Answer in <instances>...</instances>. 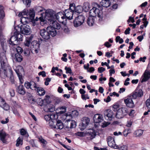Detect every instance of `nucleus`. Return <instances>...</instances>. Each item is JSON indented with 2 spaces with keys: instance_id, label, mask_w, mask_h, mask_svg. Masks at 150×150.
Here are the masks:
<instances>
[{
  "instance_id": "nucleus-1",
  "label": "nucleus",
  "mask_w": 150,
  "mask_h": 150,
  "mask_svg": "<svg viewBox=\"0 0 150 150\" xmlns=\"http://www.w3.org/2000/svg\"><path fill=\"white\" fill-rule=\"evenodd\" d=\"M3 36V34L0 37V41L3 52L0 53V63L1 68L0 70V75L3 78H5L6 77H9L10 81L12 83H14V80L13 72L11 68L8 63L6 55V46L5 45L6 42L5 39H2Z\"/></svg>"
},
{
  "instance_id": "nucleus-2",
  "label": "nucleus",
  "mask_w": 150,
  "mask_h": 150,
  "mask_svg": "<svg viewBox=\"0 0 150 150\" xmlns=\"http://www.w3.org/2000/svg\"><path fill=\"white\" fill-rule=\"evenodd\" d=\"M93 6L89 12L90 16L87 19V23L89 26H92L94 23L93 17L97 15L99 18V21H102L103 17L102 11L103 8L97 3L93 4Z\"/></svg>"
},
{
  "instance_id": "nucleus-3",
  "label": "nucleus",
  "mask_w": 150,
  "mask_h": 150,
  "mask_svg": "<svg viewBox=\"0 0 150 150\" xmlns=\"http://www.w3.org/2000/svg\"><path fill=\"white\" fill-rule=\"evenodd\" d=\"M54 14L52 11L48 12L47 13L46 15H45V19L47 21L48 23L50 25L54 27V29H59L61 27V25L60 24L56 21L54 17Z\"/></svg>"
},
{
  "instance_id": "nucleus-4",
  "label": "nucleus",
  "mask_w": 150,
  "mask_h": 150,
  "mask_svg": "<svg viewBox=\"0 0 150 150\" xmlns=\"http://www.w3.org/2000/svg\"><path fill=\"white\" fill-rule=\"evenodd\" d=\"M49 125L50 127L57 129H62L63 128V125L62 121L57 120L54 118L49 122Z\"/></svg>"
},
{
  "instance_id": "nucleus-5",
  "label": "nucleus",
  "mask_w": 150,
  "mask_h": 150,
  "mask_svg": "<svg viewBox=\"0 0 150 150\" xmlns=\"http://www.w3.org/2000/svg\"><path fill=\"white\" fill-rule=\"evenodd\" d=\"M15 29H17V30H20V32L23 34L25 35H29L30 33V28L29 25L26 24H23L19 27H16Z\"/></svg>"
},
{
  "instance_id": "nucleus-6",
  "label": "nucleus",
  "mask_w": 150,
  "mask_h": 150,
  "mask_svg": "<svg viewBox=\"0 0 150 150\" xmlns=\"http://www.w3.org/2000/svg\"><path fill=\"white\" fill-rule=\"evenodd\" d=\"M128 113V110L127 108L122 107L119 109L117 112L116 117L120 119L123 118Z\"/></svg>"
},
{
  "instance_id": "nucleus-7",
  "label": "nucleus",
  "mask_w": 150,
  "mask_h": 150,
  "mask_svg": "<svg viewBox=\"0 0 150 150\" xmlns=\"http://www.w3.org/2000/svg\"><path fill=\"white\" fill-rule=\"evenodd\" d=\"M143 95V91L142 89L137 88L132 94L129 95V97H132L133 99L141 98Z\"/></svg>"
},
{
  "instance_id": "nucleus-8",
  "label": "nucleus",
  "mask_w": 150,
  "mask_h": 150,
  "mask_svg": "<svg viewBox=\"0 0 150 150\" xmlns=\"http://www.w3.org/2000/svg\"><path fill=\"white\" fill-rule=\"evenodd\" d=\"M40 44L37 41H34L31 43V51L33 53L37 54L39 48Z\"/></svg>"
},
{
  "instance_id": "nucleus-9",
  "label": "nucleus",
  "mask_w": 150,
  "mask_h": 150,
  "mask_svg": "<svg viewBox=\"0 0 150 150\" xmlns=\"http://www.w3.org/2000/svg\"><path fill=\"white\" fill-rule=\"evenodd\" d=\"M52 11L53 13L54 14V16H53L54 17V18L55 19V20L57 19L58 21H59V19L60 18L62 19V20H63L65 18V16L64 15L62 12H59L57 13L56 14H55V13L54 11H53L52 10H46L45 11V15H46L47 13H48V12Z\"/></svg>"
},
{
  "instance_id": "nucleus-10",
  "label": "nucleus",
  "mask_w": 150,
  "mask_h": 150,
  "mask_svg": "<svg viewBox=\"0 0 150 150\" xmlns=\"http://www.w3.org/2000/svg\"><path fill=\"white\" fill-rule=\"evenodd\" d=\"M107 140L108 145L111 147L115 149H117L119 147L115 142L114 139L111 136H108L107 138Z\"/></svg>"
},
{
  "instance_id": "nucleus-11",
  "label": "nucleus",
  "mask_w": 150,
  "mask_h": 150,
  "mask_svg": "<svg viewBox=\"0 0 150 150\" xmlns=\"http://www.w3.org/2000/svg\"><path fill=\"white\" fill-rule=\"evenodd\" d=\"M73 11L71 10L70 9H67L65 10L64 13L65 21H66V18L69 20H71L72 19L73 16Z\"/></svg>"
},
{
  "instance_id": "nucleus-12",
  "label": "nucleus",
  "mask_w": 150,
  "mask_h": 150,
  "mask_svg": "<svg viewBox=\"0 0 150 150\" xmlns=\"http://www.w3.org/2000/svg\"><path fill=\"white\" fill-rule=\"evenodd\" d=\"M16 33V32H14V35L11 36L9 40V44L13 46H17V45H18V41L17 40V38H16V35L17 34Z\"/></svg>"
},
{
  "instance_id": "nucleus-13",
  "label": "nucleus",
  "mask_w": 150,
  "mask_h": 150,
  "mask_svg": "<svg viewBox=\"0 0 150 150\" xmlns=\"http://www.w3.org/2000/svg\"><path fill=\"white\" fill-rule=\"evenodd\" d=\"M40 34L44 39L48 40L50 38V35L46 29H43L40 30Z\"/></svg>"
},
{
  "instance_id": "nucleus-14",
  "label": "nucleus",
  "mask_w": 150,
  "mask_h": 150,
  "mask_svg": "<svg viewBox=\"0 0 150 150\" xmlns=\"http://www.w3.org/2000/svg\"><path fill=\"white\" fill-rule=\"evenodd\" d=\"M132 97H129V95L128 98L124 100V102L127 106L129 108H133L134 106V103L132 101Z\"/></svg>"
},
{
  "instance_id": "nucleus-15",
  "label": "nucleus",
  "mask_w": 150,
  "mask_h": 150,
  "mask_svg": "<svg viewBox=\"0 0 150 150\" xmlns=\"http://www.w3.org/2000/svg\"><path fill=\"white\" fill-rule=\"evenodd\" d=\"M46 30L50 35H51L52 37H54L56 35L57 32L52 26L47 27Z\"/></svg>"
},
{
  "instance_id": "nucleus-16",
  "label": "nucleus",
  "mask_w": 150,
  "mask_h": 150,
  "mask_svg": "<svg viewBox=\"0 0 150 150\" xmlns=\"http://www.w3.org/2000/svg\"><path fill=\"white\" fill-rule=\"evenodd\" d=\"M86 135L89 137L90 139H92L94 138L96 135V132L94 130L90 129L88 130L86 133Z\"/></svg>"
},
{
  "instance_id": "nucleus-17",
  "label": "nucleus",
  "mask_w": 150,
  "mask_h": 150,
  "mask_svg": "<svg viewBox=\"0 0 150 150\" xmlns=\"http://www.w3.org/2000/svg\"><path fill=\"white\" fill-rule=\"evenodd\" d=\"M143 78L141 81V82L147 81L150 78V71L146 70L144 73Z\"/></svg>"
},
{
  "instance_id": "nucleus-18",
  "label": "nucleus",
  "mask_w": 150,
  "mask_h": 150,
  "mask_svg": "<svg viewBox=\"0 0 150 150\" xmlns=\"http://www.w3.org/2000/svg\"><path fill=\"white\" fill-rule=\"evenodd\" d=\"M143 78L141 81V82L147 81L150 78V71L146 70L144 73Z\"/></svg>"
},
{
  "instance_id": "nucleus-19",
  "label": "nucleus",
  "mask_w": 150,
  "mask_h": 150,
  "mask_svg": "<svg viewBox=\"0 0 150 150\" xmlns=\"http://www.w3.org/2000/svg\"><path fill=\"white\" fill-rule=\"evenodd\" d=\"M1 102V106L6 110H8L9 109L10 107L9 105L6 104L5 100L3 98H1L0 100Z\"/></svg>"
},
{
  "instance_id": "nucleus-20",
  "label": "nucleus",
  "mask_w": 150,
  "mask_h": 150,
  "mask_svg": "<svg viewBox=\"0 0 150 150\" xmlns=\"http://www.w3.org/2000/svg\"><path fill=\"white\" fill-rule=\"evenodd\" d=\"M14 31L17 33V34L16 35V37L17 38V40L18 41V44L19 43L20 41L23 40V35L19 33V31L17 30V29H15L14 28Z\"/></svg>"
},
{
  "instance_id": "nucleus-21",
  "label": "nucleus",
  "mask_w": 150,
  "mask_h": 150,
  "mask_svg": "<svg viewBox=\"0 0 150 150\" xmlns=\"http://www.w3.org/2000/svg\"><path fill=\"white\" fill-rule=\"evenodd\" d=\"M6 136V133L3 130L0 131V139L3 143L7 144V142L5 139Z\"/></svg>"
},
{
  "instance_id": "nucleus-22",
  "label": "nucleus",
  "mask_w": 150,
  "mask_h": 150,
  "mask_svg": "<svg viewBox=\"0 0 150 150\" xmlns=\"http://www.w3.org/2000/svg\"><path fill=\"white\" fill-rule=\"evenodd\" d=\"M17 91L20 94L24 95L25 94V92L23 86L20 85L18 86L16 89Z\"/></svg>"
},
{
  "instance_id": "nucleus-23",
  "label": "nucleus",
  "mask_w": 150,
  "mask_h": 150,
  "mask_svg": "<svg viewBox=\"0 0 150 150\" xmlns=\"http://www.w3.org/2000/svg\"><path fill=\"white\" fill-rule=\"evenodd\" d=\"M111 3L110 1L108 0H102L100 2V4L101 5V6L103 8V6L107 8L110 5ZM99 5L101 6L99 4Z\"/></svg>"
},
{
  "instance_id": "nucleus-24",
  "label": "nucleus",
  "mask_w": 150,
  "mask_h": 150,
  "mask_svg": "<svg viewBox=\"0 0 150 150\" xmlns=\"http://www.w3.org/2000/svg\"><path fill=\"white\" fill-rule=\"evenodd\" d=\"M104 116L106 119V117L109 120H111L113 116V112L112 111L107 110L104 112Z\"/></svg>"
},
{
  "instance_id": "nucleus-25",
  "label": "nucleus",
  "mask_w": 150,
  "mask_h": 150,
  "mask_svg": "<svg viewBox=\"0 0 150 150\" xmlns=\"http://www.w3.org/2000/svg\"><path fill=\"white\" fill-rule=\"evenodd\" d=\"M83 10L85 12H88L90 8V5L88 2H84L82 7Z\"/></svg>"
},
{
  "instance_id": "nucleus-26",
  "label": "nucleus",
  "mask_w": 150,
  "mask_h": 150,
  "mask_svg": "<svg viewBox=\"0 0 150 150\" xmlns=\"http://www.w3.org/2000/svg\"><path fill=\"white\" fill-rule=\"evenodd\" d=\"M30 21V18L26 16H22L20 19V21L22 24H25V23H28Z\"/></svg>"
},
{
  "instance_id": "nucleus-27",
  "label": "nucleus",
  "mask_w": 150,
  "mask_h": 150,
  "mask_svg": "<svg viewBox=\"0 0 150 150\" xmlns=\"http://www.w3.org/2000/svg\"><path fill=\"white\" fill-rule=\"evenodd\" d=\"M36 91H37L39 95L40 96H43L45 93V90L43 89V88L42 87H38Z\"/></svg>"
},
{
  "instance_id": "nucleus-28",
  "label": "nucleus",
  "mask_w": 150,
  "mask_h": 150,
  "mask_svg": "<svg viewBox=\"0 0 150 150\" xmlns=\"http://www.w3.org/2000/svg\"><path fill=\"white\" fill-rule=\"evenodd\" d=\"M15 57L14 58L16 61L18 62H21L23 60L22 56L19 53H17L14 55Z\"/></svg>"
},
{
  "instance_id": "nucleus-29",
  "label": "nucleus",
  "mask_w": 150,
  "mask_h": 150,
  "mask_svg": "<svg viewBox=\"0 0 150 150\" xmlns=\"http://www.w3.org/2000/svg\"><path fill=\"white\" fill-rule=\"evenodd\" d=\"M75 19L77 20H78V21L80 22L79 23V24L81 23L82 25L84 22L85 18L84 16L83 15H80L76 17Z\"/></svg>"
},
{
  "instance_id": "nucleus-30",
  "label": "nucleus",
  "mask_w": 150,
  "mask_h": 150,
  "mask_svg": "<svg viewBox=\"0 0 150 150\" xmlns=\"http://www.w3.org/2000/svg\"><path fill=\"white\" fill-rule=\"evenodd\" d=\"M55 115L54 114L48 115L44 116V118L46 121L50 122L52 119L55 118Z\"/></svg>"
},
{
  "instance_id": "nucleus-31",
  "label": "nucleus",
  "mask_w": 150,
  "mask_h": 150,
  "mask_svg": "<svg viewBox=\"0 0 150 150\" xmlns=\"http://www.w3.org/2000/svg\"><path fill=\"white\" fill-rule=\"evenodd\" d=\"M29 16V18H30V19H32L34 18L35 16V12L33 10V9H30L29 11H28V13Z\"/></svg>"
},
{
  "instance_id": "nucleus-32",
  "label": "nucleus",
  "mask_w": 150,
  "mask_h": 150,
  "mask_svg": "<svg viewBox=\"0 0 150 150\" xmlns=\"http://www.w3.org/2000/svg\"><path fill=\"white\" fill-rule=\"evenodd\" d=\"M62 23L64 26V27L63 28L64 31V32L66 33H68L70 32V30L66 26L67 24L66 21H62Z\"/></svg>"
},
{
  "instance_id": "nucleus-33",
  "label": "nucleus",
  "mask_w": 150,
  "mask_h": 150,
  "mask_svg": "<svg viewBox=\"0 0 150 150\" xmlns=\"http://www.w3.org/2000/svg\"><path fill=\"white\" fill-rule=\"evenodd\" d=\"M83 10L82 7L80 6H78L74 8L73 11L78 13H81Z\"/></svg>"
},
{
  "instance_id": "nucleus-34",
  "label": "nucleus",
  "mask_w": 150,
  "mask_h": 150,
  "mask_svg": "<svg viewBox=\"0 0 150 150\" xmlns=\"http://www.w3.org/2000/svg\"><path fill=\"white\" fill-rule=\"evenodd\" d=\"M5 16V14L3 10V7L0 5V19H2Z\"/></svg>"
},
{
  "instance_id": "nucleus-35",
  "label": "nucleus",
  "mask_w": 150,
  "mask_h": 150,
  "mask_svg": "<svg viewBox=\"0 0 150 150\" xmlns=\"http://www.w3.org/2000/svg\"><path fill=\"white\" fill-rule=\"evenodd\" d=\"M14 46V47L13 48L14 51H16L17 53H19L20 54L22 53L23 50L21 47L19 46H18L17 45V46Z\"/></svg>"
},
{
  "instance_id": "nucleus-36",
  "label": "nucleus",
  "mask_w": 150,
  "mask_h": 150,
  "mask_svg": "<svg viewBox=\"0 0 150 150\" xmlns=\"http://www.w3.org/2000/svg\"><path fill=\"white\" fill-rule=\"evenodd\" d=\"M39 141L43 144L42 147L45 148V147L47 142L45 139H43L42 137H39L38 138Z\"/></svg>"
},
{
  "instance_id": "nucleus-37",
  "label": "nucleus",
  "mask_w": 150,
  "mask_h": 150,
  "mask_svg": "<svg viewBox=\"0 0 150 150\" xmlns=\"http://www.w3.org/2000/svg\"><path fill=\"white\" fill-rule=\"evenodd\" d=\"M23 139L22 137H19L16 140V146H18L20 144L22 145L23 143Z\"/></svg>"
},
{
  "instance_id": "nucleus-38",
  "label": "nucleus",
  "mask_w": 150,
  "mask_h": 150,
  "mask_svg": "<svg viewBox=\"0 0 150 150\" xmlns=\"http://www.w3.org/2000/svg\"><path fill=\"white\" fill-rule=\"evenodd\" d=\"M37 84L33 81H31V86L30 89L36 91L37 88L38 87Z\"/></svg>"
},
{
  "instance_id": "nucleus-39",
  "label": "nucleus",
  "mask_w": 150,
  "mask_h": 150,
  "mask_svg": "<svg viewBox=\"0 0 150 150\" xmlns=\"http://www.w3.org/2000/svg\"><path fill=\"white\" fill-rule=\"evenodd\" d=\"M24 53L26 56H29L30 54V50L29 48L28 47H25L24 50Z\"/></svg>"
},
{
  "instance_id": "nucleus-40",
  "label": "nucleus",
  "mask_w": 150,
  "mask_h": 150,
  "mask_svg": "<svg viewBox=\"0 0 150 150\" xmlns=\"http://www.w3.org/2000/svg\"><path fill=\"white\" fill-rule=\"evenodd\" d=\"M66 116L65 119L67 121H70L71 119L73 118L72 116L71 115L70 113H68L66 114Z\"/></svg>"
},
{
  "instance_id": "nucleus-41",
  "label": "nucleus",
  "mask_w": 150,
  "mask_h": 150,
  "mask_svg": "<svg viewBox=\"0 0 150 150\" xmlns=\"http://www.w3.org/2000/svg\"><path fill=\"white\" fill-rule=\"evenodd\" d=\"M70 113L73 118L77 117L79 115V112L76 110H74L72 111Z\"/></svg>"
},
{
  "instance_id": "nucleus-42",
  "label": "nucleus",
  "mask_w": 150,
  "mask_h": 150,
  "mask_svg": "<svg viewBox=\"0 0 150 150\" xmlns=\"http://www.w3.org/2000/svg\"><path fill=\"white\" fill-rule=\"evenodd\" d=\"M143 133V131L142 129L137 130L135 132V134L137 136L140 137Z\"/></svg>"
},
{
  "instance_id": "nucleus-43",
  "label": "nucleus",
  "mask_w": 150,
  "mask_h": 150,
  "mask_svg": "<svg viewBox=\"0 0 150 150\" xmlns=\"http://www.w3.org/2000/svg\"><path fill=\"white\" fill-rule=\"evenodd\" d=\"M80 23V22H79L78 21V20H76L75 19V20H74L73 21V24L74 26V27H77L80 26L81 25V23H80Z\"/></svg>"
},
{
  "instance_id": "nucleus-44",
  "label": "nucleus",
  "mask_w": 150,
  "mask_h": 150,
  "mask_svg": "<svg viewBox=\"0 0 150 150\" xmlns=\"http://www.w3.org/2000/svg\"><path fill=\"white\" fill-rule=\"evenodd\" d=\"M35 12L37 13H39L43 11V8L41 6H38L35 7Z\"/></svg>"
},
{
  "instance_id": "nucleus-45",
  "label": "nucleus",
  "mask_w": 150,
  "mask_h": 150,
  "mask_svg": "<svg viewBox=\"0 0 150 150\" xmlns=\"http://www.w3.org/2000/svg\"><path fill=\"white\" fill-rule=\"evenodd\" d=\"M23 1L27 7H29L30 6L31 2L30 0H23Z\"/></svg>"
},
{
  "instance_id": "nucleus-46",
  "label": "nucleus",
  "mask_w": 150,
  "mask_h": 150,
  "mask_svg": "<svg viewBox=\"0 0 150 150\" xmlns=\"http://www.w3.org/2000/svg\"><path fill=\"white\" fill-rule=\"evenodd\" d=\"M83 122V124H86V125H88L90 122V120L88 118L85 117L84 118Z\"/></svg>"
},
{
  "instance_id": "nucleus-47",
  "label": "nucleus",
  "mask_w": 150,
  "mask_h": 150,
  "mask_svg": "<svg viewBox=\"0 0 150 150\" xmlns=\"http://www.w3.org/2000/svg\"><path fill=\"white\" fill-rule=\"evenodd\" d=\"M115 40L116 42H117L118 41H119V42L120 44H121L123 42V39L120 38L119 36H117L116 37Z\"/></svg>"
},
{
  "instance_id": "nucleus-48",
  "label": "nucleus",
  "mask_w": 150,
  "mask_h": 150,
  "mask_svg": "<svg viewBox=\"0 0 150 150\" xmlns=\"http://www.w3.org/2000/svg\"><path fill=\"white\" fill-rule=\"evenodd\" d=\"M28 10H27V11H25L22 12L20 13L18 15V16L20 17L21 16H23L24 15H26L27 16L28 15Z\"/></svg>"
},
{
  "instance_id": "nucleus-49",
  "label": "nucleus",
  "mask_w": 150,
  "mask_h": 150,
  "mask_svg": "<svg viewBox=\"0 0 150 150\" xmlns=\"http://www.w3.org/2000/svg\"><path fill=\"white\" fill-rule=\"evenodd\" d=\"M70 128H74L76 126V124L75 121L74 120H71V122Z\"/></svg>"
},
{
  "instance_id": "nucleus-50",
  "label": "nucleus",
  "mask_w": 150,
  "mask_h": 150,
  "mask_svg": "<svg viewBox=\"0 0 150 150\" xmlns=\"http://www.w3.org/2000/svg\"><path fill=\"white\" fill-rule=\"evenodd\" d=\"M31 81L28 82L26 81L24 83L25 86L27 89L30 88L31 86Z\"/></svg>"
},
{
  "instance_id": "nucleus-51",
  "label": "nucleus",
  "mask_w": 150,
  "mask_h": 150,
  "mask_svg": "<svg viewBox=\"0 0 150 150\" xmlns=\"http://www.w3.org/2000/svg\"><path fill=\"white\" fill-rule=\"evenodd\" d=\"M146 105L148 109L150 110V99L149 98L146 101Z\"/></svg>"
},
{
  "instance_id": "nucleus-52",
  "label": "nucleus",
  "mask_w": 150,
  "mask_h": 150,
  "mask_svg": "<svg viewBox=\"0 0 150 150\" xmlns=\"http://www.w3.org/2000/svg\"><path fill=\"white\" fill-rule=\"evenodd\" d=\"M99 115L98 114H96L93 117V120L95 123H98V121H97V119H98V117H99Z\"/></svg>"
},
{
  "instance_id": "nucleus-53",
  "label": "nucleus",
  "mask_w": 150,
  "mask_h": 150,
  "mask_svg": "<svg viewBox=\"0 0 150 150\" xmlns=\"http://www.w3.org/2000/svg\"><path fill=\"white\" fill-rule=\"evenodd\" d=\"M65 69L66 70L67 74H71L72 73V70L70 67H65Z\"/></svg>"
},
{
  "instance_id": "nucleus-54",
  "label": "nucleus",
  "mask_w": 150,
  "mask_h": 150,
  "mask_svg": "<svg viewBox=\"0 0 150 150\" xmlns=\"http://www.w3.org/2000/svg\"><path fill=\"white\" fill-rule=\"evenodd\" d=\"M30 42H30V41H29L26 39L25 40L24 42L25 47H29Z\"/></svg>"
},
{
  "instance_id": "nucleus-55",
  "label": "nucleus",
  "mask_w": 150,
  "mask_h": 150,
  "mask_svg": "<svg viewBox=\"0 0 150 150\" xmlns=\"http://www.w3.org/2000/svg\"><path fill=\"white\" fill-rule=\"evenodd\" d=\"M105 70V68L102 67H99L98 68V73H101Z\"/></svg>"
},
{
  "instance_id": "nucleus-56",
  "label": "nucleus",
  "mask_w": 150,
  "mask_h": 150,
  "mask_svg": "<svg viewBox=\"0 0 150 150\" xmlns=\"http://www.w3.org/2000/svg\"><path fill=\"white\" fill-rule=\"evenodd\" d=\"M28 100L29 102L31 104H34L35 103V100L33 98H30L28 99Z\"/></svg>"
},
{
  "instance_id": "nucleus-57",
  "label": "nucleus",
  "mask_w": 150,
  "mask_h": 150,
  "mask_svg": "<svg viewBox=\"0 0 150 150\" xmlns=\"http://www.w3.org/2000/svg\"><path fill=\"white\" fill-rule=\"evenodd\" d=\"M75 5L74 4H70L69 5V8L71 10L74 11V8H75Z\"/></svg>"
},
{
  "instance_id": "nucleus-58",
  "label": "nucleus",
  "mask_w": 150,
  "mask_h": 150,
  "mask_svg": "<svg viewBox=\"0 0 150 150\" xmlns=\"http://www.w3.org/2000/svg\"><path fill=\"white\" fill-rule=\"evenodd\" d=\"M38 75L39 76L41 75L43 77H45L46 76L45 72L44 71H42L39 73Z\"/></svg>"
},
{
  "instance_id": "nucleus-59",
  "label": "nucleus",
  "mask_w": 150,
  "mask_h": 150,
  "mask_svg": "<svg viewBox=\"0 0 150 150\" xmlns=\"http://www.w3.org/2000/svg\"><path fill=\"white\" fill-rule=\"evenodd\" d=\"M27 131L24 129H22L20 131V133L21 135H23L26 134Z\"/></svg>"
},
{
  "instance_id": "nucleus-60",
  "label": "nucleus",
  "mask_w": 150,
  "mask_h": 150,
  "mask_svg": "<svg viewBox=\"0 0 150 150\" xmlns=\"http://www.w3.org/2000/svg\"><path fill=\"white\" fill-rule=\"evenodd\" d=\"M97 121H98V123L100 122L103 121V117L102 115H99V117L97 119Z\"/></svg>"
},
{
  "instance_id": "nucleus-61",
  "label": "nucleus",
  "mask_w": 150,
  "mask_h": 150,
  "mask_svg": "<svg viewBox=\"0 0 150 150\" xmlns=\"http://www.w3.org/2000/svg\"><path fill=\"white\" fill-rule=\"evenodd\" d=\"M110 124V123L108 122H104L103 123V125H102V127H106L108 125H109Z\"/></svg>"
},
{
  "instance_id": "nucleus-62",
  "label": "nucleus",
  "mask_w": 150,
  "mask_h": 150,
  "mask_svg": "<svg viewBox=\"0 0 150 150\" xmlns=\"http://www.w3.org/2000/svg\"><path fill=\"white\" fill-rule=\"evenodd\" d=\"M9 93L10 95L12 97H13L15 96V92L12 89H10L9 91Z\"/></svg>"
},
{
  "instance_id": "nucleus-63",
  "label": "nucleus",
  "mask_w": 150,
  "mask_h": 150,
  "mask_svg": "<svg viewBox=\"0 0 150 150\" xmlns=\"http://www.w3.org/2000/svg\"><path fill=\"white\" fill-rule=\"evenodd\" d=\"M82 127L81 128V130H83L86 127L87 125H86V124H83V122L81 124V125Z\"/></svg>"
},
{
  "instance_id": "nucleus-64",
  "label": "nucleus",
  "mask_w": 150,
  "mask_h": 150,
  "mask_svg": "<svg viewBox=\"0 0 150 150\" xmlns=\"http://www.w3.org/2000/svg\"><path fill=\"white\" fill-rule=\"evenodd\" d=\"M120 150H127V146L126 145H123L120 147Z\"/></svg>"
}]
</instances>
